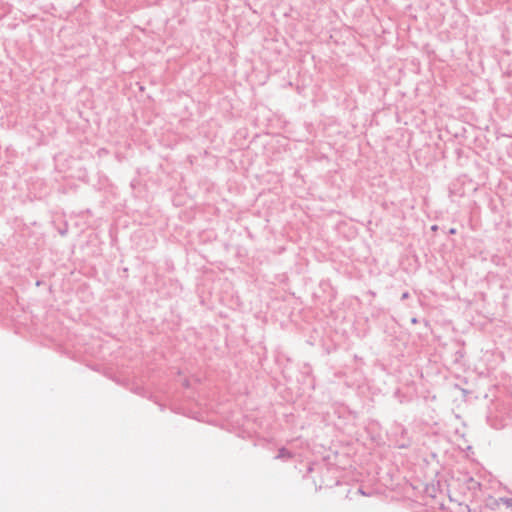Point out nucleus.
<instances>
[{"mask_svg":"<svg viewBox=\"0 0 512 512\" xmlns=\"http://www.w3.org/2000/svg\"><path fill=\"white\" fill-rule=\"evenodd\" d=\"M458 481H461L466 486L467 490L471 491L472 493H476L481 488L480 482L475 480L469 474L462 475V477L459 478Z\"/></svg>","mask_w":512,"mask_h":512,"instance_id":"1","label":"nucleus"},{"mask_svg":"<svg viewBox=\"0 0 512 512\" xmlns=\"http://www.w3.org/2000/svg\"><path fill=\"white\" fill-rule=\"evenodd\" d=\"M292 457V453L287 450L286 448H280L279 451H278V454L277 456L275 457L276 459H283V458H291Z\"/></svg>","mask_w":512,"mask_h":512,"instance_id":"2","label":"nucleus"},{"mask_svg":"<svg viewBox=\"0 0 512 512\" xmlns=\"http://www.w3.org/2000/svg\"><path fill=\"white\" fill-rule=\"evenodd\" d=\"M499 501L508 508L512 507V497H501Z\"/></svg>","mask_w":512,"mask_h":512,"instance_id":"3","label":"nucleus"},{"mask_svg":"<svg viewBox=\"0 0 512 512\" xmlns=\"http://www.w3.org/2000/svg\"><path fill=\"white\" fill-rule=\"evenodd\" d=\"M408 297H409V293H408V292H404V293L402 294V296H401V299H402V300H405V299H407Z\"/></svg>","mask_w":512,"mask_h":512,"instance_id":"4","label":"nucleus"},{"mask_svg":"<svg viewBox=\"0 0 512 512\" xmlns=\"http://www.w3.org/2000/svg\"><path fill=\"white\" fill-rule=\"evenodd\" d=\"M357 493H359L361 495H366V493L363 491L362 488H358Z\"/></svg>","mask_w":512,"mask_h":512,"instance_id":"5","label":"nucleus"},{"mask_svg":"<svg viewBox=\"0 0 512 512\" xmlns=\"http://www.w3.org/2000/svg\"><path fill=\"white\" fill-rule=\"evenodd\" d=\"M455 232H456V230L454 228L450 229L451 234H454Z\"/></svg>","mask_w":512,"mask_h":512,"instance_id":"6","label":"nucleus"},{"mask_svg":"<svg viewBox=\"0 0 512 512\" xmlns=\"http://www.w3.org/2000/svg\"><path fill=\"white\" fill-rule=\"evenodd\" d=\"M416 322H417L416 318H413L412 323H416Z\"/></svg>","mask_w":512,"mask_h":512,"instance_id":"7","label":"nucleus"}]
</instances>
